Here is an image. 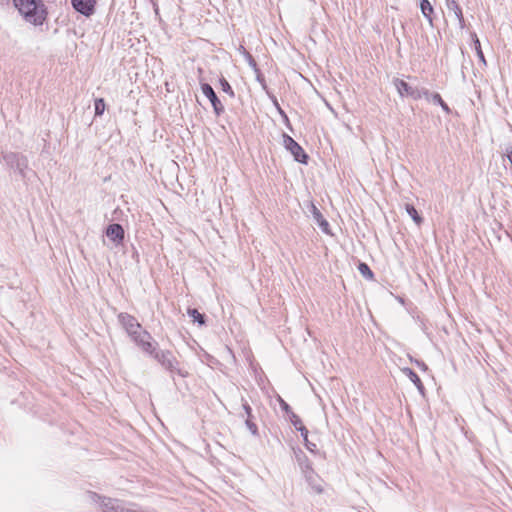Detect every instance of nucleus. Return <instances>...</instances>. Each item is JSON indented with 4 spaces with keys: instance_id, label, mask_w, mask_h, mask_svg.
Returning <instances> with one entry per match:
<instances>
[{
    "instance_id": "obj_1",
    "label": "nucleus",
    "mask_w": 512,
    "mask_h": 512,
    "mask_svg": "<svg viewBox=\"0 0 512 512\" xmlns=\"http://www.w3.org/2000/svg\"><path fill=\"white\" fill-rule=\"evenodd\" d=\"M13 3L27 22L39 26L46 21L48 13L42 0H13Z\"/></svg>"
},
{
    "instance_id": "obj_2",
    "label": "nucleus",
    "mask_w": 512,
    "mask_h": 512,
    "mask_svg": "<svg viewBox=\"0 0 512 512\" xmlns=\"http://www.w3.org/2000/svg\"><path fill=\"white\" fill-rule=\"evenodd\" d=\"M118 319L126 332L132 337V339H135L141 333L146 331L142 329V326L137 321V319L128 313H120L118 315Z\"/></svg>"
},
{
    "instance_id": "obj_3",
    "label": "nucleus",
    "mask_w": 512,
    "mask_h": 512,
    "mask_svg": "<svg viewBox=\"0 0 512 512\" xmlns=\"http://www.w3.org/2000/svg\"><path fill=\"white\" fill-rule=\"evenodd\" d=\"M283 145L291 152L294 159L300 163L306 164L308 156L303 148L289 135H283Z\"/></svg>"
},
{
    "instance_id": "obj_4",
    "label": "nucleus",
    "mask_w": 512,
    "mask_h": 512,
    "mask_svg": "<svg viewBox=\"0 0 512 512\" xmlns=\"http://www.w3.org/2000/svg\"><path fill=\"white\" fill-rule=\"evenodd\" d=\"M154 357L167 370L174 371L177 369L178 362L172 352L168 350L160 351L155 353Z\"/></svg>"
},
{
    "instance_id": "obj_5",
    "label": "nucleus",
    "mask_w": 512,
    "mask_h": 512,
    "mask_svg": "<svg viewBox=\"0 0 512 512\" xmlns=\"http://www.w3.org/2000/svg\"><path fill=\"white\" fill-rule=\"evenodd\" d=\"M201 90H202V93L210 100L215 114L219 116L221 113H223L224 106L222 105L221 101L218 99L213 88L209 84L204 83L201 85Z\"/></svg>"
},
{
    "instance_id": "obj_6",
    "label": "nucleus",
    "mask_w": 512,
    "mask_h": 512,
    "mask_svg": "<svg viewBox=\"0 0 512 512\" xmlns=\"http://www.w3.org/2000/svg\"><path fill=\"white\" fill-rule=\"evenodd\" d=\"M134 342L146 353L155 355L156 345L152 341V337L149 332L145 331L133 339Z\"/></svg>"
},
{
    "instance_id": "obj_7",
    "label": "nucleus",
    "mask_w": 512,
    "mask_h": 512,
    "mask_svg": "<svg viewBox=\"0 0 512 512\" xmlns=\"http://www.w3.org/2000/svg\"><path fill=\"white\" fill-rule=\"evenodd\" d=\"M73 8L85 16H91L95 12L97 0H71Z\"/></svg>"
},
{
    "instance_id": "obj_8",
    "label": "nucleus",
    "mask_w": 512,
    "mask_h": 512,
    "mask_svg": "<svg viewBox=\"0 0 512 512\" xmlns=\"http://www.w3.org/2000/svg\"><path fill=\"white\" fill-rule=\"evenodd\" d=\"M394 84L400 96H409L412 97L413 99L421 98V93L418 90L413 89L411 86H409L408 83L405 82L404 80L396 79L394 81Z\"/></svg>"
},
{
    "instance_id": "obj_9",
    "label": "nucleus",
    "mask_w": 512,
    "mask_h": 512,
    "mask_svg": "<svg viewBox=\"0 0 512 512\" xmlns=\"http://www.w3.org/2000/svg\"><path fill=\"white\" fill-rule=\"evenodd\" d=\"M124 229L120 224H111L107 227L106 235L113 241H122L124 239Z\"/></svg>"
},
{
    "instance_id": "obj_10",
    "label": "nucleus",
    "mask_w": 512,
    "mask_h": 512,
    "mask_svg": "<svg viewBox=\"0 0 512 512\" xmlns=\"http://www.w3.org/2000/svg\"><path fill=\"white\" fill-rule=\"evenodd\" d=\"M449 8L453 10L456 18L458 19L460 28L463 29L465 27V19H464L462 8L455 0H452L450 2Z\"/></svg>"
},
{
    "instance_id": "obj_11",
    "label": "nucleus",
    "mask_w": 512,
    "mask_h": 512,
    "mask_svg": "<svg viewBox=\"0 0 512 512\" xmlns=\"http://www.w3.org/2000/svg\"><path fill=\"white\" fill-rule=\"evenodd\" d=\"M420 9L422 14L429 20V22H432V14L434 12L433 6L428 0H420Z\"/></svg>"
},
{
    "instance_id": "obj_12",
    "label": "nucleus",
    "mask_w": 512,
    "mask_h": 512,
    "mask_svg": "<svg viewBox=\"0 0 512 512\" xmlns=\"http://www.w3.org/2000/svg\"><path fill=\"white\" fill-rule=\"evenodd\" d=\"M472 39L474 41L475 50H476V53H477V56H478L479 60L483 64H486L485 56H484V53L482 51L480 41H479V39H478V37H477V35L475 33L472 34Z\"/></svg>"
},
{
    "instance_id": "obj_13",
    "label": "nucleus",
    "mask_w": 512,
    "mask_h": 512,
    "mask_svg": "<svg viewBox=\"0 0 512 512\" xmlns=\"http://www.w3.org/2000/svg\"><path fill=\"white\" fill-rule=\"evenodd\" d=\"M188 315L193 319L194 322H198L199 325L205 324V317L197 309H188Z\"/></svg>"
},
{
    "instance_id": "obj_14",
    "label": "nucleus",
    "mask_w": 512,
    "mask_h": 512,
    "mask_svg": "<svg viewBox=\"0 0 512 512\" xmlns=\"http://www.w3.org/2000/svg\"><path fill=\"white\" fill-rule=\"evenodd\" d=\"M406 211L411 216V218L415 221L417 225H420L422 223V218L418 214L417 210L413 205L407 204L406 205Z\"/></svg>"
},
{
    "instance_id": "obj_15",
    "label": "nucleus",
    "mask_w": 512,
    "mask_h": 512,
    "mask_svg": "<svg viewBox=\"0 0 512 512\" xmlns=\"http://www.w3.org/2000/svg\"><path fill=\"white\" fill-rule=\"evenodd\" d=\"M358 270L361 273V275H363L365 278L371 279V280L374 278L373 272L371 271L370 267L366 263H360L358 265Z\"/></svg>"
},
{
    "instance_id": "obj_16",
    "label": "nucleus",
    "mask_w": 512,
    "mask_h": 512,
    "mask_svg": "<svg viewBox=\"0 0 512 512\" xmlns=\"http://www.w3.org/2000/svg\"><path fill=\"white\" fill-rule=\"evenodd\" d=\"M220 86L223 92L227 93L230 97H234V91L225 78L220 79Z\"/></svg>"
},
{
    "instance_id": "obj_17",
    "label": "nucleus",
    "mask_w": 512,
    "mask_h": 512,
    "mask_svg": "<svg viewBox=\"0 0 512 512\" xmlns=\"http://www.w3.org/2000/svg\"><path fill=\"white\" fill-rule=\"evenodd\" d=\"M105 102H104V99L102 98H99V99H96L95 100V114L96 115H102L105 111Z\"/></svg>"
},
{
    "instance_id": "obj_18",
    "label": "nucleus",
    "mask_w": 512,
    "mask_h": 512,
    "mask_svg": "<svg viewBox=\"0 0 512 512\" xmlns=\"http://www.w3.org/2000/svg\"><path fill=\"white\" fill-rule=\"evenodd\" d=\"M433 100L438 103L444 110L448 111V105L444 102V100L442 99L441 95L438 94V93H435L433 95Z\"/></svg>"
},
{
    "instance_id": "obj_19",
    "label": "nucleus",
    "mask_w": 512,
    "mask_h": 512,
    "mask_svg": "<svg viewBox=\"0 0 512 512\" xmlns=\"http://www.w3.org/2000/svg\"><path fill=\"white\" fill-rule=\"evenodd\" d=\"M410 379L417 385L421 384L419 376L413 371H410Z\"/></svg>"
},
{
    "instance_id": "obj_20",
    "label": "nucleus",
    "mask_w": 512,
    "mask_h": 512,
    "mask_svg": "<svg viewBox=\"0 0 512 512\" xmlns=\"http://www.w3.org/2000/svg\"><path fill=\"white\" fill-rule=\"evenodd\" d=\"M300 431H301V435L304 439L305 442H307V439H308V430L305 428V427H301L299 428Z\"/></svg>"
},
{
    "instance_id": "obj_21",
    "label": "nucleus",
    "mask_w": 512,
    "mask_h": 512,
    "mask_svg": "<svg viewBox=\"0 0 512 512\" xmlns=\"http://www.w3.org/2000/svg\"><path fill=\"white\" fill-rule=\"evenodd\" d=\"M305 443H306V447H307L310 451H313V450H314V448H315V444H312V445H311V443H309L308 441H307V442H305Z\"/></svg>"
},
{
    "instance_id": "obj_22",
    "label": "nucleus",
    "mask_w": 512,
    "mask_h": 512,
    "mask_svg": "<svg viewBox=\"0 0 512 512\" xmlns=\"http://www.w3.org/2000/svg\"><path fill=\"white\" fill-rule=\"evenodd\" d=\"M245 409H246V411H247L248 413H250V410H251L250 406H246V407H245Z\"/></svg>"
},
{
    "instance_id": "obj_23",
    "label": "nucleus",
    "mask_w": 512,
    "mask_h": 512,
    "mask_svg": "<svg viewBox=\"0 0 512 512\" xmlns=\"http://www.w3.org/2000/svg\"><path fill=\"white\" fill-rule=\"evenodd\" d=\"M316 491H317L318 493H321V492H322V488H320V487H319V488H317V489H316Z\"/></svg>"
}]
</instances>
